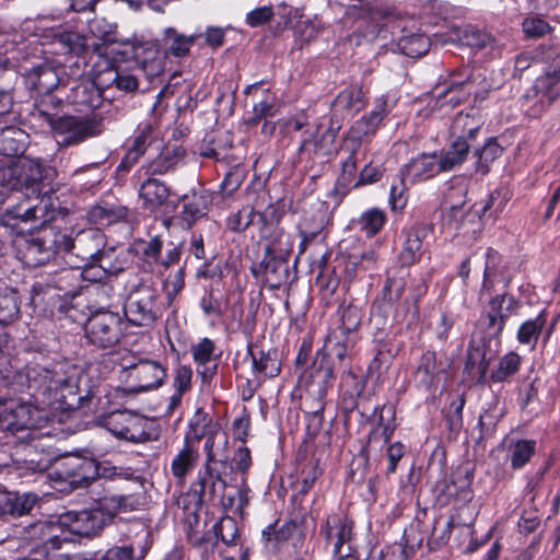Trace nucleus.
<instances>
[{
  "instance_id": "nucleus-1",
  "label": "nucleus",
  "mask_w": 560,
  "mask_h": 560,
  "mask_svg": "<svg viewBox=\"0 0 560 560\" xmlns=\"http://www.w3.org/2000/svg\"><path fill=\"white\" fill-rule=\"evenodd\" d=\"M60 382L61 372L57 371L56 368L50 370L39 364L28 365L23 371L16 372L10 381L8 380L10 390L5 396L7 398H15L14 395L16 393L23 394L27 392V394L31 397H34L37 402L43 406H47V401L52 396L55 388L58 389V384H60ZM21 398L31 406V404L23 397ZM36 409L39 411L40 420L36 425L28 428L27 430L42 427V422L47 419V417L43 415V410L38 407H36ZM25 430L26 429H22V431ZM18 432H21V430L9 432L5 436L3 433H0V444L15 443L14 436Z\"/></svg>"
},
{
  "instance_id": "nucleus-2",
  "label": "nucleus",
  "mask_w": 560,
  "mask_h": 560,
  "mask_svg": "<svg viewBox=\"0 0 560 560\" xmlns=\"http://www.w3.org/2000/svg\"><path fill=\"white\" fill-rule=\"evenodd\" d=\"M63 250L73 257L71 266L88 272L90 269L98 268L107 273L115 270L113 256L115 248L107 246L105 234L94 228L82 230L73 238L65 234L62 241Z\"/></svg>"
},
{
  "instance_id": "nucleus-3",
  "label": "nucleus",
  "mask_w": 560,
  "mask_h": 560,
  "mask_svg": "<svg viewBox=\"0 0 560 560\" xmlns=\"http://www.w3.org/2000/svg\"><path fill=\"white\" fill-rule=\"evenodd\" d=\"M46 168L39 159L22 156L0 159V196L4 203L10 191H25V195H40Z\"/></svg>"
},
{
  "instance_id": "nucleus-4",
  "label": "nucleus",
  "mask_w": 560,
  "mask_h": 560,
  "mask_svg": "<svg viewBox=\"0 0 560 560\" xmlns=\"http://www.w3.org/2000/svg\"><path fill=\"white\" fill-rule=\"evenodd\" d=\"M65 233L54 226H45L30 235H18L13 241L18 258L27 267L35 268L49 262L63 250Z\"/></svg>"
},
{
  "instance_id": "nucleus-5",
  "label": "nucleus",
  "mask_w": 560,
  "mask_h": 560,
  "mask_svg": "<svg viewBox=\"0 0 560 560\" xmlns=\"http://www.w3.org/2000/svg\"><path fill=\"white\" fill-rule=\"evenodd\" d=\"M124 312L127 320L135 326L153 325L163 313L159 291L150 284L141 283L129 293Z\"/></svg>"
},
{
  "instance_id": "nucleus-6",
  "label": "nucleus",
  "mask_w": 560,
  "mask_h": 560,
  "mask_svg": "<svg viewBox=\"0 0 560 560\" xmlns=\"http://www.w3.org/2000/svg\"><path fill=\"white\" fill-rule=\"evenodd\" d=\"M124 326V319L118 313L100 310L86 319L84 335L90 345L98 349H109L122 339Z\"/></svg>"
},
{
  "instance_id": "nucleus-7",
  "label": "nucleus",
  "mask_w": 560,
  "mask_h": 560,
  "mask_svg": "<svg viewBox=\"0 0 560 560\" xmlns=\"http://www.w3.org/2000/svg\"><path fill=\"white\" fill-rule=\"evenodd\" d=\"M27 196L23 201L5 209L1 222L4 226L15 230L19 222L39 223L40 229L49 226L48 223L56 217V208L47 196Z\"/></svg>"
},
{
  "instance_id": "nucleus-8",
  "label": "nucleus",
  "mask_w": 560,
  "mask_h": 560,
  "mask_svg": "<svg viewBox=\"0 0 560 560\" xmlns=\"http://www.w3.org/2000/svg\"><path fill=\"white\" fill-rule=\"evenodd\" d=\"M49 125L62 147L77 145L102 132V121L94 117L61 116L50 118Z\"/></svg>"
},
{
  "instance_id": "nucleus-9",
  "label": "nucleus",
  "mask_w": 560,
  "mask_h": 560,
  "mask_svg": "<svg viewBox=\"0 0 560 560\" xmlns=\"http://www.w3.org/2000/svg\"><path fill=\"white\" fill-rule=\"evenodd\" d=\"M122 377L133 392L141 393L161 387L167 377V369L156 360H132L122 365Z\"/></svg>"
},
{
  "instance_id": "nucleus-10",
  "label": "nucleus",
  "mask_w": 560,
  "mask_h": 560,
  "mask_svg": "<svg viewBox=\"0 0 560 560\" xmlns=\"http://www.w3.org/2000/svg\"><path fill=\"white\" fill-rule=\"evenodd\" d=\"M90 400L88 395H82L79 390L78 380L75 376H65L61 373V382L58 389L55 388L52 396L47 401V406L61 411H71L86 406Z\"/></svg>"
},
{
  "instance_id": "nucleus-11",
  "label": "nucleus",
  "mask_w": 560,
  "mask_h": 560,
  "mask_svg": "<svg viewBox=\"0 0 560 560\" xmlns=\"http://www.w3.org/2000/svg\"><path fill=\"white\" fill-rule=\"evenodd\" d=\"M108 424L113 434L120 439L136 443L149 440L148 421L136 413L129 411L115 413Z\"/></svg>"
},
{
  "instance_id": "nucleus-12",
  "label": "nucleus",
  "mask_w": 560,
  "mask_h": 560,
  "mask_svg": "<svg viewBox=\"0 0 560 560\" xmlns=\"http://www.w3.org/2000/svg\"><path fill=\"white\" fill-rule=\"evenodd\" d=\"M514 300L505 294H499L492 298L488 304V310L481 318L485 332L489 338L497 339L501 336L506 319L511 315V306Z\"/></svg>"
},
{
  "instance_id": "nucleus-13",
  "label": "nucleus",
  "mask_w": 560,
  "mask_h": 560,
  "mask_svg": "<svg viewBox=\"0 0 560 560\" xmlns=\"http://www.w3.org/2000/svg\"><path fill=\"white\" fill-rule=\"evenodd\" d=\"M136 60L141 70L150 79L159 77L164 72L166 52L158 42H143L132 46Z\"/></svg>"
},
{
  "instance_id": "nucleus-14",
  "label": "nucleus",
  "mask_w": 560,
  "mask_h": 560,
  "mask_svg": "<svg viewBox=\"0 0 560 560\" xmlns=\"http://www.w3.org/2000/svg\"><path fill=\"white\" fill-rule=\"evenodd\" d=\"M386 113V101L382 98L369 115L363 116L351 126L348 131L347 143L353 144V151L359 150L366 137L376 132Z\"/></svg>"
},
{
  "instance_id": "nucleus-15",
  "label": "nucleus",
  "mask_w": 560,
  "mask_h": 560,
  "mask_svg": "<svg viewBox=\"0 0 560 560\" xmlns=\"http://www.w3.org/2000/svg\"><path fill=\"white\" fill-rule=\"evenodd\" d=\"M98 474L95 460L79 456L67 457L61 464L59 475L69 483L77 487H86Z\"/></svg>"
},
{
  "instance_id": "nucleus-16",
  "label": "nucleus",
  "mask_w": 560,
  "mask_h": 560,
  "mask_svg": "<svg viewBox=\"0 0 560 560\" xmlns=\"http://www.w3.org/2000/svg\"><path fill=\"white\" fill-rule=\"evenodd\" d=\"M215 343L210 338H202L190 348L194 362L202 384L210 383L218 372L220 354H215Z\"/></svg>"
},
{
  "instance_id": "nucleus-17",
  "label": "nucleus",
  "mask_w": 560,
  "mask_h": 560,
  "mask_svg": "<svg viewBox=\"0 0 560 560\" xmlns=\"http://www.w3.org/2000/svg\"><path fill=\"white\" fill-rule=\"evenodd\" d=\"M442 171L438 152L421 153L406 163L400 174L411 184L428 180Z\"/></svg>"
},
{
  "instance_id": "nucleus-18",
  "label": "nucleus",
  "mask_w": 560,
  "mask_h": 560,
  "mask_svg": "<svg viewBox=\"0 0 560 560\" xmlns=\"http://www.w3.org/2000/svg\"><path fill=\"white\" fill-rule=\"evenodd\" d=\"M476 80L477 77L475 75H469L462 81L452 80L447 88L443 92L439 93L438 102L441 106L448 104L451 107H454L465 101L471 93L475 94L477 100H485L487 97V92H480L474 89Z\"/></svg>"
},
{
  "instance_id": "nucleus-19",
  "label": "nucleus",
  "mask_w": 560,
  "mask_h": 560,
  "mask_svg": "<svg viewBox=\"0 0 560 560\" xmlns=\"http://www.w3.org/2000/svg\"><path fill=\"white\" fill-rule=\"evenodd\" d=\"M446 42L482 49L492 44L493 37L470 24L453 25L447 32L446 39L443 40V44Z\"/></svg>"
},
{
  "instance_id": "nucleus-20",
  "label": "nucleus",
  "mask_w": 560,
  "mask_h": 560,
  "mask_svg": "<svg viewBox=\"0 0 560 560\" xmlns=\"http://www.w3.org/2000/svg\"><path fill=\"white\" fill-rule=\"evenodd\" d=\"M232 135L228 130H218L213 135H210L207 141L202 144L200 154L203 158H210L215 161H222L225 163H233L236 161L232 150Z\"/></svg>"
},
{
  "instance_id": "nucleus-21",
  "label": "nucleus",
  "mask_w": 560,
  "mask_h": 560,
  "mask_svg": "<svg viewBox=\"0 0 560 560\" xmlns=\"http://www.w3.org/2000/svg\"><path fill=\"white\" fill-rule=\"evenodd\" d=\"M61 522L69 527L71 533L80 536L94 535L102 528L98 511L69 512L62 517Z\"/></svg>"
},
{
  "instance_id": "nucleus-22",
  "label": "nucleus",
  "mask_w": 560,
  "mask_h": 560,
  "mask_svg": "<svg viewBox=\"0 0 560 560\" xmlns=\"http://www.w3.org/2000/svg\"><path fill=\"white\" fill-rule=\"evenodd\" d=\"M485 120L477 108H470L466 113H458L451 125V133L457 140L474 139L483 126Z\"/></svg>"
},
{
  "instance_id": "nucleus-23",
  "label": "nucleus",
  "mask_w": 560,
  "mask_h": 560,
  "mask_svg": "<svg viewBox=\"0 0 560 560\" xmlns=\"http://www.w3.org/2000/svg\"><path fill=\"white\" fill-rule=\"evenodd\" d=\"M210 196L206 192L185 195L182 200L183 210L179 214L182 228L190 229L197 220L207 214Z\"/></svg>"
},
{
  "instance_id": "nucleus-24",
  "label": "nucleus",
  "mask_w": 560,
  "mask_h": 560,
  "mask_svg": "<svg viewBox=\"0 0 560 560\" xmlns=\"http://www.w3.org/2000/svg\"><path fill=\"white\" fill-rule=\"evenodd\" d=\"M154 139V128L150 122H141L128 142L127 153L121 162L122 165H133L142 156L147 148Z\"/></svg>"
},
{
  "instance_id": "nucleus-25",
  "label": "nucleus",
  "mask_w": 560,
  "mask_h": 560,
  "mask_svg": "<svg viewBox=\"0 0 560 560\" xmlns=\"http://www.w3.org/2000/svg\"><path fill=\"white\" fill-rule=\"evenodd\" d=\"M353 522L347 517L335 516L327 521L325 537L332 545V555L340 556L345 544L352 539Z\"/></svg>"
},
{
  "instance_id": "nucleus-26",
  "label": "nucleus",
  "mask_w": 560,
  "mask_h": 560,
  "mask_svg": "<svg viewBox=\"0 0 560 560\" xmlns=\"http://www.w3.org/2000/svg\"><path fill=\"white\" fill-rule=\"evenodd\" d=\"M168 197V187L158 178L150 177L145 179L139 188V198L142 202V208L151 212L165 205Z\"/></svg>"
},
{
  "instance_id": "nucleus-27",
  "label": "nucleus",
  "mask_w": 560,
  "mask_h": 560,
  "mask_svg": "<svg viewBox=\"0 0 560 560\" xmlns=\"http://www.w3.org/2000/svg\"><path fill=\"white\" fill-rule=\"evenodd\" d=\"M201 34L195 33L185 35L175 27H166L163 31L162 42L165 46L166 56L175 58H185L189 55L191 47L195 45Z\"/></svg>"
},
{
  "instance_id": "nucleus-28",
  "label": "nucleus",
  "mask_w": 560,
  "mask_h": 560,
  "mask_svg": "<svg viewBox=\"0 0 560 560\" xmlns=\"http://www.w3.org/2000/svg\"><path fill=\"white\" fill-rule=\"evenodd\" d=\"M441 372L442 368L436 361V353L425 351L419 360L413 377L419 386L430 389L438 385Z\"/></svg>"
},
{
  "instance_id": "nucleus-29",
  "label": "nucleus",
  "mask_w": 560,
  "mask_h": 560,
  "mask_svg": "<svg viewBox=\"0 0 560 560\" xmlns=\"http://www.w3.org/2000/svg\"><path fill=\"white\" fill-rule=\"evenodd\" d=\"M198 459V445L184 440L182 448L174 456L171 463L172 475L177 480H184L185 477L195 468Z\"/></svg>"
},
{
  "instance_id": "nucleus-30",
  "label": "nucleus",
  "mask_w": 560,
  "mask_h": 560,
  "mask_svg": "<svg viewBox=\"0 0 560 560\" xmlns=\"http://www.w3.org/2000/svg\"><path fill=\"white\" fill-rule=\"evenodd\" d=\"M36 503L32 493L0 492V516L11 514L21 516L28 513Z\"/></svg>"
},
{
  "instance_id": "nucleus-31",
  "label": "nucleus",
  "mask_w": 560,
  "mask_h": 560,
  "mask_svg": "<svg viewBox=\"0 0 560 560\" xmlns=\"http://www.w3.org/2000/svg\"><path fill=\"white\" fill-rule=\"evenodd\" d=\"M31 89L39 95H48L59 85L57 71L49 66L34 68L27 75Z\"/></svg>"
},
{
  "instance_id": "nucleus-32",
  "label": "nucleus",
  "mask_w": 560,
  "mask_h": 560,
  "mask_svg": "<svg viewBox=\"0 0 560 560\" xmlns=\"http://www.w3.org/2000/svg\"><path fill=\"white\" fill-rule=\"evenodd\" d=\"M491 361V357L488 353L487 342L483 338L472 339L469 342L467 349V359L465 369L468 372H472L476 370L480 376H485L489 364Z\"/></svg>"
},
{
  "instance_id": "nucleus-33",
  "label": "nucleus",
  "mask_w": 560,
  "mask_h": 560,
  "mask_svg": "<svg viewBox=\"0 0 560 560\" xmlns=\"http://www.w3.org/2000/svg\"><path fill=\"white\" fill-rule=\"evenodd\" d=\"M26 135L19 128H3L0 130V155L2 159H13L24 151Z\"/></svg>"
},
{
  "instance_id": "nucleus-34",
  "label": "nucleus",
  "mask_w": 560,
  "mask_h": 560,
  "mask_svg": "<svg viewBox=\"0 0 560 560\" xmlns=\"http://www.w3.org/2000/svg\"><path fill=\"white\" fill-rule=\"evenodd\" d=\"M279 267V257L277 256L275 249L270 245H267L265 248L264 258L259 265V273L261 275V279L266 289L273 291L280 288V277L278 275Z\"/></svg>"
},
{
  "instance_id": "nucleus-35",
  "label": "nucleus",
  "mask_w": 560,
  "mask_h": 560,
  "mask_svg": "<svg viewBox=\"0 0 560 560\" xmlns=\"http://www.w3.org/2000/svg\"><path fill=\"white\" fill-rule=\"evenodd\" d=\"M58 530V525L47 522H37L28 528L27 537L34 540L35 547L43 545L46 549L49 547L56 549L60 546V539L57 535Z\"/></svg>"
},
{
  "instance_id": "nucleus-36",
  "label": "nucleus",
  "mask_w": 560,
  "mask_h": 560,
  "mask_svg": "<svg viewBox=\"0 0 560 560\" xmlns=\"http://www.w3.org/2000/svg\"><path fill=\"white\" fill-rule=\"evenodd\" d=\"M219 427L212 422V418L202 408H198L189 420L188 430L185 433V441L198 445L201 439L213 428Z\"/></svg>"
},
{
  "instance_id": "nucleus-37",
  "label": "nucleus",
  "mask_w": 560,
  "mask_h": 560,
  "mask_svg": "<svg viewBox=\"0 0 560 560\" xmlns=\"http://www.w3.org/2000/svg\"><path fill=\"white\" fill-rule=\"evenodd\" d=\"M470 145L466 140L455 139L446 151L438 152L443 172H450L467 159Z\"/></svg>"
},
{
  "instance_id": "nucleus-38",
  "label": "nucleus",
  "mask_w": 560,
  "mask_h": 560,
  "mask_svg": "<svg viewBox=\"0 0 560 560\" xmlns=\"http://www.w3.org/2000/svg\"><path fill=\"white\" fill-rule=\"evenodd\" d=\"M422 254V230L419 228H412L407 234L402 249L399 254V260L402 266H411L420 260Z\"/></svg>"
},
{
  "instance_id": "nucleus-39",
  "label": "nucleus",
  "mask_w": 560,
  "mask_h": 560,
  "mask_svg": "<svg viewBox=\"0 0 560 560\" xmlns=\"http://www.w3.org/2000/svg\"><path fill=\"white\" fill-rule=\"evenodd\" d=\"M128 209L121 205H97L89 211V219L93 223L108 225L125 220Z\"/></svg>"
},
{
  "instance_id": "nucleus-40",
  "label": "nucleus",
  "mask_w": 560,
  "mask_h": 560,
  "mask_svg": "<svg viewBox=\"0 0 560 560\" xmlns=\"http://www.w3.org/2000/svg\"><path fill=\"white\" fill-rule=\"evenodd\" d=\"M140 498L135 494H106L100 500V508L107 514L137 510Z\"/></svg>"
},
{
  "instance_id": "nucleus-41",
  "label": "nucleus",
  "mask_w": 560,
  "mask_h": 560,
  "mask_svg": "<svg viewBox=\"0 0 560 560\" xmlns=\"http://www.w3.org/2000/svg\"><path fill=\"white\" fill-rule=\"evenodd\" d=\"M20 301L18 292L8 287L0 285V324L7 325L19 317Z\"/></svg>"
},
{
  "instance_id": "nucleus-42",
  "label": "nucleus",
  "mask_w": 560,
  "mask_h": 560,
  "mask_svg": "<svg viewBox=\"0 0 560 560\" xmlns=\"http://www.w3.org/2000/svg\"><path fill=\"white\" fill-rule=\"evenodd\" d=\"M363 92L358 86H350L342 90L332 103V107L336 112H358L362 107Z\"/></svg>"
},
{
  "instance_id": "nucleus-43",
  "label": "nucleus",
  "mask_w": 560,
  "mask_h": 560,
  "mask_svg": "<svg viewBox=\"0 0 560 560\" xmlns=\"http://www.w3.org/2000/svg\"><path fill=\"white\" fill-rule=\"evenodd\" d=\"M546 322L545 311L540 312L535 318L524 322L517 331V340L523 345H535Z\"/></svg>"
},
{
  "instance_id": "nucleus-44",
  "label": "nucleus",
  "mask_w": 560,
  "mask_h": 560,
  "mask_svg": "<svg viewBox=\"0 0 560 560\" xmlns=\"http://www.w3.org/2000/svg\"><path fill=\"white\" fill-rule=\"evenodd\" d=\"M431 42L423 34H411L399 39L398 46L402 54L417 58L428 52Z\"/></svg>"
},
{
  "instance_id": "nucleus-45",
  "label": "nucleus",
  "mask_w": 560,
  "mask_h": 560,
  "mask_svg": "<svg viewBox=\"0 0 560 560\" xmlns=\"http://www.w3.org/2000/svg\"><path fill=\"white\" fill-rule=\"evenodd\" d=\"M386 222V214L378 208H371L364 211L358 219L360 230L368 236L377 234Z\"/></svg>"
},
{
  "instance_id": "nucleus-46",
  "label": "nucleus",
  "mask_w": 560,
  "mask_h": 560,
  "mask_svg": "<svg viewBox=\"0 0 560 560\" xmlns=\"http://www.w3.org/2000/svg\"><path fill=\"white\" fill-rule=\"evenodd\" d=\"M200 495L215 497L222 494L225 489V481L220 474H214L210 465H206V471L198 480Z\"/></svg>"
},
{
  "instance_id": "nucleus-47",
  "label": "nucleus",
  "mask_w": 560,
  "mask_h": 560,
  "mask_svg": "<svg viewBox=\"0 0 560 560\" xmlns=\"http://www.w3.org/2000/svg\"><path fill=\"white\" fill-rule=\"evenodd\" d=\"M520 365L521 357L515 352H509L500 359L497 369L492 371L490 377L494 383L505 382L518 371Z\"/></svg>"
},
{
  "instance_id": "nucleus-48",
  "label": "nucleus",
  "mask_w": 560,
  "mask_h": 560,
  "mask_svg": "<svg viewBox=\"0 0 560 560\" xmlns=\"http://www.w3.org/2000/svg\"><path fill=\"white\" fill-rule=\"evenodd\" d=\"M77 104L86 105L89 107H98L102 104L103 93L92 83H80L73 88Z\"/></svg>"
},
{
  "instance_id": "nucleus-49",
  "label": "nucleus",
  "mask_w": 560,
  "mask_h": 560,
  "mask_svg": "<svg viewBox=\"0 0 560 560\" xmlns=\"http://www.w3.org/2000/svg\"><path fill=\"white\" fill-rule=\"evenodd\" d=\"M56 42L59 43L68 52L80 56L88 48V39L78 32H61L56 35Z\"/></svg>"
},
{
  "instance_id": "nucleus-50",
  "label": "nucleus",
  "mask_w": 560,
  "mask_h": 560,
  "mask_svg": "<svg viewBox=\"0 0 560 560\" xmlns=\"http://www.w3.org/2000/svg\"><path fill=\"white\" fill-rule=\"evenodd\" d=\"M502 152V147L494 139L488 140L481 150L476 151L477 170L483 174L488 173L489 163L501 156Z\"/></svg>"
},
{
  "instance_id": "nucleus-51",
  "label": "nucleus",
  "mask_w": 560,
  "mask_h": 560,
  "mask_svg": "<svg viewBox=\"0 0 560 560\" xmlns=\"http://www.w3.org/2000/svg\"><path fill=\"white\" fill-rule=\"evenodd\" d=\"M350 343H352L351 335H340V331L334 329L326 337L325 348L337 359L342 360L347 355Z\"/></svg>"
},
{
  "instance_id": "nucleus-52",
  "label": "nucleus",
  "mask_w": 560,
  "mask_h": 560,
  "mask_svg": "<svg viewBox=\"0 0 560 560\" xmlns=\"http://www.w3.org/2000/svg\"><path fill=\"white\" fill-rule=\"evenodd\" d=\"M200 306L206 316L218 319L222 317L225 311V303L223 302L220 292L210 290L200 301Z\"/></svg>"
},
{
  "instance_id": "nucleus-53",
  "label": "nucleus",
  "mask_w": 560,
  "mask_h": 560,
  "mask_svg": "<svg viewBox=\"0 0 560 560\" xmlns=\"http://www.w3.org/2000/svg\"><path fill=\"white\" fill-rule=\"evenodd\" d=\"M253 368L266 377L272 378L280 374V361L276 354L271 357L269 353L261 352L259 358L253 354Z\"/></svg>"
},
{
  "instance_id": "nucleus-54",
  "label": "nucleus",
  "mask_w": 560,
  "mask_h": 560,
  "mask_svg": "<svg viewBox=\"0 0 560 560\" xmlns=\"http://www.w3.org/2000/svg\"><path fill=\"white\" fill-rule=\"evenodd\" d=\"M361 323L360 311L354 306H347L341 310L340 313V325L336 330L340 331V335H353Z\"/></svg>"
},
{
  "instance_id": "nucleus-55",
  "label": "nucleus",
  "mask_w": 560,
  "mask_h": 560,
  "mask_svg": "<svg viewBox=\"0 0 560 560\" xmlns=\"http://www.w3.org/2000/svg\"><path fill=\"white\" fill-rule=\"evenodd\" d=\"M214 532L217 537H220L225 545L235 544L238 537L237 523L233 517H222L215 525Z\"/></svg>"
},
{
  "instance_id": "nucleus-56",
  "label": "nucleus",
  "mask_w": 560,
  "mask_h": 560,
  "mask_svg": "<svg viewBox=\"0 0 560 560\" xmlns=\"http://www.w3.org/2000/svg\"><path fill=\"white\" fill-rule=\"evenodd\" d=\"M535 450V442L528 440L518 441L511 456V464L514 469L522 468L532 457Z\"/></svg>"
},
{
  "instance_id": "nucleus-57",
  "label": "nucleus",
  "mask_w": 560,
  "mask_h": 560,
  "mask_svg": "<svg viewBox=\"0 0 560 560\" xmlns=\"http://www.w3.org/2000/svg\"><path fill=\"white\" fill-rule=\"evenodd\" d=\"M205 452L207 456V465L215 462V448L220 444L225 445L228 439L224 432L221 431L220 427L213 428L208 434H206Z\"/></svg>"
},
{
  "instance_id": "nucleus-58",
  "label": "nucleus",
  "mask_w": 560,
  "mask_h": 560,
  "mask_svg": "<svg viewBox=\"0 0 560 560\" xmlns=\"http://www.w3.org/2000/svg\"><path fill=\"white\" fill-rule=\"evenodd\" d=\"M405 180L408 178L404 177L400 174V177L392 183L390 192H389V205L393 211L402 210L407 205V194H406V184Z\"/></svg>"
},
{
  "instance_id": "nucleus-59",
  "label": "nucleus",
  "mask_w": 560,
  "mask_h": 560,
  "mask_svg": "<svg viewBox=\"0 0 560 560\" xmlns=\"http://www.w3.org/2000/svg\"><path fill=\"white\" fill-rule=\"evenodd\" d=\"M255 212L249 206L243 207L238 211L232 213L228 218V226L234 232H242L246 230L253 222Z\"/></svg>"
},
{
  "instance_id": "nucleus-60",
  "label": "nucleus",
  "mask_w": 560,
  "mask_h": 560,
  "mask_svg": "<svg viewBox=\"0 0 560 560\" xmlns=\"http://www.w3.org/2000/svg\"><path fill=\"white\" fill-rule=\"evenodd\" d=\"M522 26L526 37L529 38L541 37L551 31V26L548 24V22L538 16L526 18L523 21Z\"/></svg>"
},
{
  "instance_id": "nucleus-61",
  "label": "nucleus",
  "mask_w": 560,
  "mask_h": 560,
  "mask_svg": "<svg viewBox=\"0 0 560 560\" xmlns=\"http://www.w3.org/2000/svg\"><path fill=\"white\" fill-rule=\"evenodd\" d=\"M115 28L114 24L104 19H94L90 22V32L105 44L115 40Z\"/></svg>"
},
{
  "instance_id": "nucleus-62",
  "label": "nucleus",
  "mask_w": 560,
  "mask_h": 560,
  "mask_svg": "<svg viewBox=\"0 0 560 560\" xmlns=\"http://www.w3.org/2000/svg\"><path fill=\"white\" fill-rule=\"evenodd\" d=\"M487 260L483 270L482 291H490L492 285V277L497 272V268L501 261V256L493 248L487 249Z\"/></svg>"
},
{
  "instance_id": "nucleus-63",
  "label": "nucleus",
  "mask_w": 560,
  "mask_h": 560,
  "mask_svg": "<svg viewBox=\"0 0 560 560\" xmlns=\"http://www.w3.org/2000/svg\"><path fill=\"white\" fill-rule=\"evenodd\" d=\"M192 370L188 365H178L174 370L173 387L175 392L185 394L191 389Z\"/></svg>"
},
{
  "instance_id": "nucleus-64",
  "label": "nucleus",
  "mask_w": 560,
  "mask_h": 560,
  "mask_svg": "<svg viewBox=\"0 0 560 560\" xmlns=\"http://www.w3.org/2000/svg\"><path fill=\"white\" fill-rule=\"evenodd\" d=\"M275 11L271 5H264L249 11L246 14L245 22L250 27H259L272 20Z\"/></svg>"
}]
</instances>
